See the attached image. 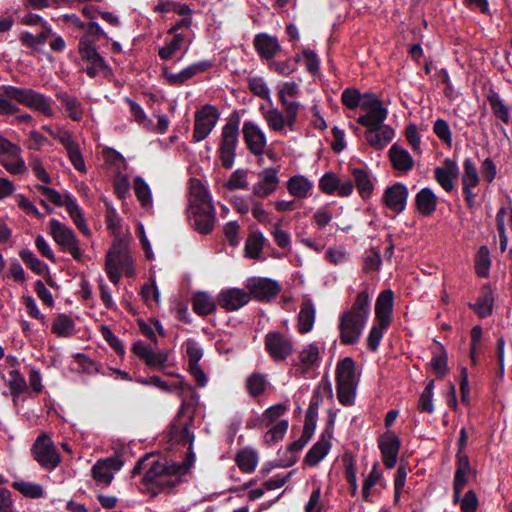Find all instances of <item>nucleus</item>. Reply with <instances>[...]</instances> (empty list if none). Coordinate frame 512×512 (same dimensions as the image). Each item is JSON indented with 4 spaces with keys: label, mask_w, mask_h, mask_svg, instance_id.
Masks as SVG:
<instances>
[{
    "label": "nucleus",
    "mask_w": 512,
    "mask_h": 512,
    "mask_svg": "<svg viewBox=\"0 0 512 512\" xmlns=\"http://www.w3.org/2000/svg\"><path fill=\"white\" fill-rule=\"evenodd\" d=\"M491 265L489 250L486 246H481L476 259V273L480 277H486Z\"/></svg>",
    "instance_id": "59"
},
{
    "label": "nucleus",
    "mask_w": 512,
    "mask_h": 512,
    "mask_svg": "<svg viewBox=\"0 0 512 512\" xmlns=\"http://www.w3.org/2000/svg\"><path fill=\"white\" fill-rule=\"evenodd\" d=\"M265 241L266 239L261 232L250 233L245 242V256L252 259H260Z\"/></svg>",
    "instance_id": "38"
},
{
    "label": "nucleus",
    "mask_w": 512,
    "mask_h": 512,
    "mask_svg": "<svg viewBox=\"0 0 512 512\" xmlns=\"http://www.w3.org/2000/svg\"><path fill=\"white\" fill-rule=\"evenodd\" d=\"M345 312L351 315L360 316L367 320L370 312V299L367 291L358 293L351 308Z\"/></svg>",
    "instance_id": "44"
},
{
    "label": "nucleus",
    "mask_w": 512,
    "mask_h": 512,
    "mask_svg": "<svg viewBox=\"0 0 512 512\" xmlns=\"http://www.w3.org/2000/svg\"><path fill=\"white\" fill-rule=\"evenodd\" d=\"M134 192L141 206L147 211H151L153 208L152 192L149 185L140 176L134 179Z\"/></svg>",
    "instance_id": "39"
},
{
    "label": "nucleus",
    "mask_w": 512,
    "mask_h": 512,
    "mask_svg": "<svg viewBox=\"0 0 512 512\" xmlns=\"http://www.w3.org/2000/svg\"><path fill=\"white\" fill-rule=\"evenodd\" d=\"M337 397L341 404L353 402L356 389L355 363L350 357L342 359L336 368Z\"/></svg>",
    "instance_id": "6"
},
{
    "label": "nucleus",
    "mask_w": 512,
    "mask_h": 512,
    "mask_svg": "<svg viewBox=\"0 0 512 512\" xmlns=\"http://www.w3.org/2000/svg\"><path fill=\"white\" fill-rule=\"evenodd\" d=\"M286 411L287 407L284 404H276L267 408L262 415L270 427L272 424H275L277 421H279L278 419L284 415Z\"/></svg>",
    "instance_id": "62"
},
{
    "label": "nucleus",
    "mask_w": 512,
    "mask_h": 512,
    "mask_svg": "<svg viewBox=\"0 0 512 512\" xmlns=\"http://www.w3.org/2000/svg\"><path fill=\"white\" fill-rule=\"evenodd\" d=\"M379 448L383 456L384 465L392 469L395 467L400 449V439L394 433H387L381 437Z\"/></svg>",
    "instance_id": "22"
},
{
    "label": "nucleus",
    "mask_w": 512,
    "mask_h": 512,
    "mask_svg": "<svg viewBox=\"0 0 512 512\" xmlns=\"http://www.w3.org/2000/svg\"><path fill=\"white\" fill-rule=\"evenodd\" d=\"M184 39L183 34H175L172 39L167 40L165 45L159 49V57L165 61L172 59L176 52L181 49Z\"/></svg>",
    "instance_id": "49"
},
{
    "label": "nucleus",
    "mask_w": 512,
    "mask_h": 512,
    "mask_svg": "<svg viewBox=\"0 0 512 512\" xmlns=\"http://www.w3.org/2000/svg\"><path fill=\"white\" fill-rule=\"evenodd\" d=\"M51 35H53L51 28L47 23H44L43 29L40 33L33 35L29 32H23L20 36V40L25 46L29 48H36L38 45L46 43L48 37Z\"/></svg>",
    "instance_id": "45"
},
{
    "label": "nucleus",
    "mask_w": 512,
    "mask_h": 512,
    "mask_svg": "<svg viewBox=\"0 0 512 512\" xmlns=\"http://www.w3.org/2000/svg\"><path fill=\"white\" fill-rule=\"evenodd\" d=\"M342 102L349 109H355L361 103V93L358 89L347 88L342 93Z\"/></svg>",
    "instance_id": "64"
},
{
    "label": "nucleus",
    "mask_w": 512,
    "mask_h": 512,
    "mask_svg": "<svg viewBox=\"0 0 512 512\" xmlns=\"http://www.w3.org/2000/svg\"><path fill=\"white\" fill-rule=\"evenodd\" d=\"M267 379L261 373H253L246 380V389L250 396L262 395L267 388Z\"/></svg>",
    "instance_id": "48"
},
{
    "label": "nucleus",
    "mask_w": 512,
    "mask_h": 512,
    "mask_svg": "<svg viewBox=\"0 0 512 512\" xmlns=\"http://www.w3.org/2000/svg\"><path fill=\"white\" fill-rule=\"evenodd\" d=\"M417 211L423 216H430L437 206V197L430 188L421 189L415 197Z\"/></svg>",
    "instance_id": "34"
},
{
    "label": "nucleus",
    "mask_w": 512,
    "mask_h": 512,
    "mask_svg": "<svg viewBox=\"0 0 512 512\" xmlns=\"http://www.w3.org/2000/svg\"><path fill=\"white\" fill-rule=\"evenodd\" d=\"M12 487L25 497L32 499L42 498L45 495L44 489L41 485L24 480L13 482Z\"/></svg>",
    "instance_id": "47"
},
{
    "label": "nucleus",
    "mask_w": 512,
    "mask_h": 512,
    "mask_svg": "<svg viewBox=\"0 0 512 512\" xmlns=\"http://www.w3.org/2000/svg\"><path fill=\"white\" fill-rule=\"evenodd\" d=\"M319 393L320 384L315 388L314 397L312 398L307 409L302 435L298 440L289 444L287 447V452L290 454V458L287 462L282 463L281 466L289 467L295 464L297 461L296 454L303 449V447L308 443L314 434L317 425Z\"/></svg>",
    "instance_id": "4"
},
{
    "label": "nucleus",
    "mask_w": 512,
    "mask_h": 512,
    "mask_svg": "<svg viewBox=\"0 0 512 512\" xmlns=\"http://www.w3.org/2000/svg\"><path fill=\"white\" fill-rule=\"evenodd\" d=\"M254 48L263 59H272L280 51V44L276 37L267 33H258L254 37Z\"/></svg>",
    "instance_id": "27"
},
{
    "label": "nucleus",
    "mask_w": 512,
    "mask_h": 512,
    "mask_svg": "<svg viewBox=\"0 0 512 512\" xmlns=\"http://www.w3.org/2000/svg\"><path fill=\"white\" fill-rule=\"evenodd\" d=\"M289 193L297 198H305L312 189V183L304 176H293L287 182Z\"/></svg>",
    "instance_id": "42"
},
{
    "label": "nucleus",
    "mask_w": 512,
    "mask_h": 512,
    "mask_svg": "<svg viewBox=\"0 0 512 512\" xmlns=\"http://www.w3.org/2000/svg\"><path fill=\"white\" fill-rule=\"evenodd\" d=\"M123 466V462L118 457H108L99 459L92 467L91 474L93 479L103 486H109L114 478V474Z\"/></svg>",
    "instance_id": "16"
},
{
    "label": "nucleus",
    "mask_w": 512,
    "mask_h": 512,
    "mask_svg": "<svg viewBox=\"0 0 512 512\" xmlns=\"http://www.w3.org/2000/svg\"><path fill=\"white\" fill-rule=\"evenodd\" d=\"M459 168L455 161L451 159H445L444 163L440 167H436L434 170V176L438 184L447 192H450L454 188V179L458 177Z\"/></svg>",
    "instance_id": "24"
},
{
    "label": "nucleus",
    "mask_w": 512,
    "mask_h": 512,
    "mask_svg": "<svg viewBox=\"0 0 512 512\" xmlns=\"http://www.w3.org/2000/svg\"><path fill=\"white\" fill-rule=\"evenodd\" d=\"M186 346V355L188 358V364H199V361L201 360L203 356L202 349L198 345V343L192 339H188L185 342Z\"/></svg>",
    "instance_id": "63"
},
{
    "label": "nucleus",
    "mask_w": 512,
    "mask_h": 512,
    "mask_svg": "<svg viewBox=\"0 0 512 512\" xmlns=\"http://www.w3.org/2000/svg\"><path fill=\"white\" fill-rule=\"evenodd\" d=\"M238 136V121H229L223 126L219 141L218 156L222 166L226 169H230L234 165Z\"/></svg>",
    "instance_id": "9"
},
{
    "label": "nucleus",
    "mask_w": 512,
    "mask_h": 512,
    "mask_svg": "<svg viewBox=\"0 0 512 512\" xmlns=\"http://www.w3.org/2000/svg\"><path fill=\"white\" fill-rule=\"evenodd\" d=\"M1 89L8 100H15L29 109L38 111L47 117H52L55 114L52 99L42 93L31 88H22L12 85H3Z\"/></svg>",
    "instance_id": "2"
},
{
    "label": "nucleus",
    "mask_w": 512,
    "mask_h": 512,
    "mask_svg": "<svg viewBox=\"0 0 512 512\" xmlns=\"http://www.w3.org/2000/svg\"><path fill=\"white\" fill-rule=\"evenodd\" d=\"M55 96L73 121L79 122L82 120L84 115V106L76 96L65 91H59Z\"/></svg>",
    "instance_id": "28"
},
{
    "label": "nucleus",
    "mask_w": 512,
    "mask_h": 512,
    "mask_svg": "<svg viewBox=\"0 0 512 512\" xmlns=\"http://www.w3.org/2000/svg\"><path fill=\"white\" fill-rule=\"evenodd\" d=\"M78 51L81 59L87 63L85 72L90 78H95L100 74L107 79L112 78V68L98 53L95 45L87 37L80 38Z\"/></svg>",
    "instance_id": "5"
},
{
    "label": "nucleus",
    "mask_w": 512,
    "mask_h": 512,
    "mask_svg": "<svg viewBox=\"0 0 512 512\" xmlns=\"http://www.w3.org/2000/svg\"><path fill=\"white\" fill-rule=\"evenodd\" d=\"M212 202L211 195L203 183L197 179L190 180L189 206L201 205Z\"/></svg>",
    "instance_id": "37"
},
{
    "label": "nucleus",
    "mask_w": 512,
    "mask_h": 512,
    "mask_svg": "<svg viewBox=\"0 0 512 512\" xmlns=\"http://www.w3.org/2000/svg\"><path fill=\"white\" fill-rule=\"evenodd\" d=\"M352 175L362 198H368L373 191V183L368 173L363 169L355 168L352 170Z\"/></svg>",
    "instance_id": "46"
},
{
    "label": "nucleus",
    "mask_w": 512,
    "mask_h": 512,
    "mask_svg": "<svg viewBox=\"0 0 512 512\" xmlns=\"http://www.w3.org/2000/svg\"><path fill=\"white\" fill-rule=\"evenodd\" d=\"M506 225L512 228V209L501 207L496 214V226L499 234L505 233Z\"/></svg>",
    "instance_id": "61"
},
{
    "label": "nucleus",
    "mask_w": 512,
    "mask_h": 512,
    "mask_svg": "<svg viewBox=\"0 0 512 512\" xmlns=\"http://www.w3.org/2000/svg\"><path fill=\"white\" fill-rule=\"evenodd\" d=\"M469 307L481 318L491 315L493 308V297L491 293H484L477 299L476 303H469Z\"/></svg>",
    "instance_id": "53"
},
{
    "label": "nucleus",
    "mask_w": 512,
    "mask_h": 512,
    "mask_svg": "<svg viewBox=\"0 0 512 512\" xmlns=\"http://www.w3.org/2000/svg\"><path fill=\"white\" fill-rule=\"evenodd\" d=\"M193 310L195 313L206 316L211 314L216 309V303L212 296L205 292H199L194 295L193 301Z\"/></svg>",
    "instance_id": "41"
},
{
    "label": "nucleus",
    "mask_w": 512,
    "mask_h": 512,
    "mask_svg": "<svg viewBox=\"0 0 512 512\" xmlns=\"http://www.w3.org/2000/svg\"><path fill=\"white\" fill-rule=\"evenodd\" d=\"M188 217L199 233L209 234L216 223V210L212 202L189 206Z\"/></svg>",
    "instance_id": "13"
},
{
    "label": "nucleus",
    "mask_w": 512,
    "mask_h": 512,
    "mask_svg": "<svg viewBox=\"0 0 512 512\" xmlns=\"http://www.w3.org/2000/svg\"><path fill=\"white\" fill-rule=\"evenodd\" d=\"M457 468L453 483V500L455 503L460 501L461 492L467 484V475L471 472V465L467 455L456 454Z\"/></svg>",
    "instance_id": "25"
},
{
    "label": "nucleus",
    "mask_w": 512,
    "mask_h": 512,
    "mask_svg": "<svg viewBox=\"0 0 512 512\" xmlns=\"http://www.w3.org/2000/svg\"><path fill=\"white\" fill-rule=\"evenodd\" d=\"M247 175H248L247 170H244V169L235 170L231 174V176L229 177L227 182L225 183V187L230 191L247 189L249 186Z\"/></svg>",
    "instance_id": "56"
},
{
    "label": "nucleus",
    "mask_w": 512,
    "mask_h": 512,
    "mask_svg": "<svg viewBox=\"0 0 512 512\" xmlns=\"http://www.w3.org/2000/svg\"><path fill=\"white\" fill-rule=\"evenodd\" d=\"M433 131L439 139H441L444 143L451 146L452 135L447 121H445L444 119H437L434 123Z\"/></svg>",
    "instance_id": "60"
},
{
    "label": "nucleus",
    "mask_w": 512,
    "mask_h": 512,
    "mask_svg": "<svg viewBox=\"0 0 512 512\" xmlns=\"http://www.w3.org/2000/svg\"><path fill=\"white\" fill-rule=\"evenodd\" d=\"M21 260L37 275H43L47 270V265L42 262L30 249H22L19 252Z\"/></svg>",
    "instance_id": "50"
},
{
    "label": "nucleus",
    "mask_w": 512,
    "mask_h": 512,
    "mask_svg": "<svg viewBox=\"0 0 512 512\" xmlns=\"http://www.w3.org/2000/svg\"><path fill=\"white\" fill-rule=\"evenodd\" d=\"M319 348L317 344L311 343L306 345L299 353V362L297 363V369L307 376L317 366L319 359Z\"/></svg>",
    "instance_id": "29"
},
{
    "label": "nucleus",
    "mask_w": 512,
    "mask_h": 512,
    "mask_svg": "<svg viewBox=\"0 0 512 512\" xmlns=\"http://www.w3.org/2000/svg\"><path fill=\"white\" fill-rule=\"evenodd\" d=\"M394 137V130L384 124L367 128L365 138L370 146L376 150H382Z\"/></svg>",
    "instance_id": "26"
},
{
    "label": "nucleus",
    "mask_w": 512,
    "mask_h": 512,
    "mask_svg": "<svg viewBox=\"0 0 512 512\" xmlns=\"http://www.w3.org/2000/svg\"><path fill=\"white\" fill-rule=\"evenodd\" d=\"M245 288L248 290L249 298L261 302H269L280 292V285L277 281L265 277H250L245 281Z\"/></svg>",
    "instance_id": "12"
},
{
    "label": "nucleus",
    "mask_w": 512,
    "mask_h": 512,
    "mask_svg": "<svg viewBox=\"0 0 512 512\" xmlns=\"http://www.w3.org/2000/svg\"><path fill=\"white\" fill-rule=\"evenodd\" d=\"M219 119L218 110L212 105H204L195 112L193 140L200 142L207 138Z\"/></svg>",
    "instance_id": "11"
},
{
    "label": "nucleus",
    "mask_w": 512,
    "mask_h": 512,
    "mask_svg": "<svg viewBox=\"0 0 512 512\" xmlns=\"http://www.w3.org/2000/svg\"><path fill=\"white\" fill-rule=\"evenodd\" d=\"M50 234L60 249L69 253L77 262H83L84 254L74 231L57 219L49 221Z\"/></svg>",
    "instance_id": "7"
},
{
    "label": "nucleus",
    "mask_w": 512,
    "mask_h": 512,
    "mask_svg": "<svg viewBox=\"0 0 512 512\" xmlns=\"http://www.w3.org/2000/svg\"><path fill=\"white\" fill-rule=\"evenodd\" d=\"M364 112L363 115L358 117L357 122L366 128L383 124L387 117V109L382 104L376 103V107Z\"/></svg>",
    "instance_id": "36"
},
{
    "label": "nucleus",
    "mask_w": 512,
    "mask_h": 512,
    "mask_svg": "<svg viewBox=\"0 0 512 512\" xmlns=\"http://www.w3.org/2000/svg\"><path fill=\"white\" fill-rule=\"evenodd\" d=\"M335 191L342 197L350 195L353 191L352 182L346 180L341 183L335 174L326 173L322 176V192L332 194Z\"/></svg>",
    "instance_id": "31"
},
{
    "label": "nucleus",
    "mask_w": 512,
    "mask_h": 512,
    "mask_svg": "<svg viewBox=\"0 0 512 512\" xmlns=\"http://www.w3.org/2000/svg\"><path fill=\"white\" fill-rule=\"evenodd\" d=\"M316 319V309L310 300H304L298 313V331L301 334L312 330Z\"/></svg>",
    "instance_id": "33"
},
{
    "label": "nucleus",
    "mask_w": 512,
    "mask_h": 512,
    "mask_svg": "<svg viewBox=\"0 0 512 512\" xmlns=\"http://www.w3.org/2000/svg\"><path fill=\"white\" fill-rule=\"evenodd\" d=\"M151 457L147 461V470L143 481L147 485H152L160 492H171L175 486L182 482L181 477L189 471L194 455L191 451L187 460L183 463H176L164 457L149 454Z\"/></svg>",
    "instance_id": "1"
},
{
    "label": "nucleus",
    "mask_w": 512,
    "mask_h": 512,
    "mask_svg": "<svg viewBox=\"0 0 512 512\" xmlns=\"http://www.w3.org/2000/svg\"><path fill=\"white\" fill-rule=\"evenodd\" d=\"M242 133L248 150L254 155L263 154L267 145L263 130L256 123L246 121L243 124Z\"/></svg>",
    "instance_id": "18"
},
{
    "label": "nucleus",
    "mask_w": 512,
    "mask_h": 512,
    "mask_svg": "<svg viewBox=\"0 0 512 512\" xmlns=\"http://www.w3.org/2000/svg\"><path fill=\"white\" fill-rule=\"evenodd\" d=\"M259 181L252 187L255 196L266 198L276 191L279 185L278 171L273 168L264 169L258 174Z\"/></svg>",
    "instance_id": "21"
},
{
    "label": "nucleus",
    "mask_w": 512,
    "mask_h": 512,
    "mask_svg": "<svg viewBox=\"0 0 512 512\" xmlns=\"http://www.w3.org/2000/svg\"><path fill=\"white\" fill-rule=\"evenodd\" d=\"M51 330L58 337H69L75 332V323L70 316L59 314L55 318Z\"/></svg>",
    "instance_id": "43"
},
{
    "label": "nucleus",
    "mask_w": 512,
    "mask_h": 512,
    "mask_svg": "<svg viewBox=\"0 0 512 512\" xmlns=\"http://www.w3.org/2000/svg\"><path fill=\"white\" fill-rule=\"evenodd\" d=\"M265 348L275 361L285 360L293 352L291 340L278 332L266 334Z\"/></svg>",
    "instance_id": "17"
},
{
    "label": "nucleus",
    "mask_w": 512,
    "mask_h": 512,
    "mask_svg": "<svg viewBox=\"0 0 512 512\" xmlns=\"http://www.w3.org/2000/svg\"><path fill=\"white\" fill-rule=\"evenodd\" d=\"M288 429V421L281 419L275 424H272L269 430L264 435V442L272 445L281 440Z\"/></svg>",
    "instance_id": "55"
},
{
    "label": "nucleus",
    "mask_w": 512,
    "mask_h": 512,
    "mask_svg": "<svg viewBox=\"0 0 512 512\" xmlns=\"http://www.w3.org/2000/svg\"><path fill=\"white\" fill-rule=\"evenodd\" d=\"M463 169L462 186H477L480 178L477 167L470 158L465 159Z\"/></svg>",
    "instance_id": "57"
},
{
    "label": "nucleus",
    "mask_w": 512,
    "mask_h": 512,
    "mask_svg": "<svg viewBox=\"0 0 512 512\" xmlns=\"http://www.w3.org/2000/svg\"><path fill=\"white\" fill-rule=\"evenodd\" d=\"M21 153V148L15 143L4 153L5 158L0 160V164L8 173L21 175L27 172V166Z\"/></svg>",
    "instance_id": "23"
},
{
    "label": "nucleus",
    "mask_w": 512,
    "mask_h": 512,
    "mask_svg": "<svg viewBox=\"0 0 512 512\" xmlns=\"http://www.w3.org/2000/svg\"><path fill=\"white\" fill-rule=\"evenodd\" d=\"M295 62L303 65L308 72L315 75L318 72L319 60L316 52L305 49L301 54L295 56Z\"/></svg>",
    "instance_id": "52"
},
{
    "label": "nucleus",
    "mask_w": 512,
    "mask_h": 512,
    "mask_svg": "<svg viewBox=\"0 0 512 512\" xmlns=\"http://www.w3.org/2000/svg\"><path fill=\"white\" fill-rule=\"evenodd\" d=\"M249 300V294L240 288L226 289L218 295V303L226 311H236L245 306Z\"/></svg>",
    "instance_id": "20"
},
{
    "label": "nucleus",
    "mask_w": 512,
    "mask_h": 512,
    "mask_svg": "<svg viewBox=\"0 0 512 512\" xmlns=\"http://www.w3.org/2000/svg\"><path fill=\"white\" fill-rule=\"evenodd\" d=\"M32 450L34 459L46 470H54L61 462V457L53 441L46 434H40L37 437Z\"/></svg>",
    "instance_id": "10"
},
{
    "label": "nucleus",
    "mask_w": 512,
    "mask_h": 512,
    "mask_svg": "<svg viewBox=\"0 0 512 512\" xmlns=\"http://www.w3.org/2000/svg\"><path fill=\"white\" fill-rule=\"evenodd\" d=\"M393 307V292L391 290L382 291L375 304V313L379 323L382 326H389L390 314Z\"/></svg>",
    "instance_id": "30"
},
{
    "label": "nucleus",
    "mask_w": 512,
    "mask_h": 512,
    "mask_svg": "<svg viewBox=\"0 0 512 512\" xmlns=\"http://www.w3.org/2000/svg\"><path fill=\"white\" fill-rule=\"evenodd\" d=\"M407 198V187L402 183H395L386 188L383 195V203L387 208L399 214L405 209Z\"/></svg>",
    "instance_id": "19"
},
{
    "label": "nucleus",
    "mask_w": 512,
    "mask_h": 512,
    "mask_svg": "<svg viewBox=\"0 0 512 512\" xmlns=\"http://www.w3.org/2000/svg\"><path fill=\"white\" fill-rule=\"evenodd\" d=\"M105 271L109 280L114 285H118L121 279V272L127 277H133L135 275V269L129 252L124 248L110 250L106 254Z\"/></svg>",
    "instance_id": "8"
},
{
    "label": "nucleus",
    "mask_w": 512,
    "mask_h": 512,
    "mask_svg": "<svg viewBox=\"0 0 512 512\" xmlns=\"http://www.w3.org/2000/svg\"><path fill=\"white\" fill-rule=\"evenodd\" d=\"M235 461L241 471L251 473L257 466L258 455L255 450L244 448L237 452Z\"/></svg>",
    "instance_id": "40"
},
{
    "label": "nucleus",
    "mask_w": 512,
    "mask_h": 512,
    "mask_svg": "<svg viewBox=\"0 0 512 512\" xmlns=\"http://www.w3.org/2000/svg\"><path fill=\"white\" fill-rule=\"evenodd\" d=\"M389 158L395 170L408 172L414 166V160L409 152L397 144L392 145L389 150Z\"/></svg>",
    "instance_id": "32"
},
{
    "label": "nucleus",
    "mask_w": 512,
    "mask_h": 512,
    "mask_svg": "<svg viewBox=\"0 0 512 512\" xmlns=\"http://www.w3.org/2000/svg\"><path fill=\"white\" fill-rule=\"evenodd\" d=\"M264 118L268 126L274 131H282L286 126L289 127L288 117L283 115L278 109L268 110Z\"/></svg>",
    "instance_id": "54"
},
{
    "label": "nucleus",
    "mask_w": 512,
    "mask_h": 512,
    "mask_svg": "<svg viewBox=\"0 0 512 512\" xmlns=\"http://www.w3.org/2000/svg\"><path fill=\"white\" fill-rule=\"evenodd\" d=\"M488 101L493 111V114L503 121L504 123H508L510 120V112L508 107L503 103L501 98L496 92H491L488 95Z\"/></svg>",
    "instance_id": "51"
},
{
    "label": "nucleus",
    "mask_w": 512,
    "mask_h": 512,
    "mask_svg": "<svg viewBox=\"0 0 512 512\" xmlns=\"http://www.w3.org/2000/svg\"><path fill=\"white\" fill-rule=\"evenodd\" d=\"M194 410L192 404L182 401L181 407L177 413L176 418L171 423L168 437L169 441L173 444L188 445L189 451L193 446L195 439L191 426L194 421Z\"/></svg>",
    "instance_id": "3"
},
{
    "label": "nucleus",
    "mask_w": 512,
    "mask_h": 512,
    "mask_svg": "<svg viewBox=\"0 0 512 512\" xmlns=\"http://www.w3.org/2000/svg\"><path fill=\"white\" fill-rule=\"evenodd\" d=\"M214 66L212 60H201L193 63L178 73L171 72L168 67L162 69V76L169 85L181 86L194 76L204 73Z\"/></svg>",
    "instance_id": "14"
},
{
    "label": "nucleus",
    "mask_w": 512,
    "mask_h": 512,
    "mask_svg": "<svg viewBox=\"0 0 512 512\" xmlns=\"http://www.w3.org/2000/svg\"><path fill=\"white\" fill-rule=\"evenodd\" d=\"M66 211L68 212L69 216L72 218L74 224L76 227L86 236H89L91 234L90 229L88 228L85 218L82 213V209L78 205L77 201L71 197L70 195L66 194V203L65 206Z\"/></svg>",
    "instance_id": "35"
},
{
    "label": "nucleus",
    "mask_w": 512,
    "mask_h": 512,
    "mask_svg": "<svg viewBox=\"0 0 512 512\" xmlns=\"http://www.w3.org/2000/svg\"><path fill=\"white\" fill-rule=\"evenodd\" d=\"M7 383L11 389V395L14 398L18 397L27 388L26 380L18 370H12L9 373Z\"/></svg>",
    "instance_id": "58"
},
{
    "label": "nucleus",
    "mask_w": 512,
    "mask_h": 512,
    "mask_svg": "<svg viewBox=\"0 0 512 512\" xmlns=\"http://www.w3.org/2000/svg\"><path fill=\"white\" fill-rule=\"evenodd\" d=\"M366 321L360 316L343 312L339 323L341 342L347 345L356 343L362 334Z\"/></svg>",
    "instance_id": "15"
}]
</instances>
